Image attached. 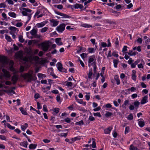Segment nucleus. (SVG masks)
<instances>
[{"label":"nucleus","mask_w":150,"mask_h":150,"mask_svg":"<svg viewBox=\"0 0 150 150\" xmlns=\"http://www.w3.org/2000/svg\"><path fill=\"white\" fill-rule=\"evenodd\" d=\"M88 52L90 53H92L93 52L94 48H89L88 49Z\"/></svg>","instance_id":"obj_58"},{"label":"nucleus","mask_w":150,"mask_h":150,"mask_svg":"<svg viewBox=\"0 0 150 150\" xmlns=\"http://www.w3.org/2000/svg\"><path fill=\"white\" fill-rule=\"evenodd\" d=\"M128 54L130 56H135L136 54V52H133L132 50H129V52H127Z\"/></svg>","instance_id":"obj_23"},{"label":"nucleus","mask_w":150,"mask_h":150,"mask_svg":"<svg viewBox=\"0 0 150 150\" xmlns=\"http://www.w3.org/2000/svg\"><path fill=\"white\" fill-rule=\"evenodd\" d=\"M6 6L5 4V3H1L0 4V8H1L2 7H4V8L6 7Z\"/></svg>","instance_id":"obj_53"},{"label":"nucleus","mask_w":150,"mask_h":150,"mask_svg":"<svg viewBox=\"0 0 150 150\" xmlns=\"http://www.w3.org/2000/svg\"><path fill=\"white\" fill-rule=\"evenodd\" d=\"M7 127L11 129H15V127L11 126L9 124L7 123L6 124Z\"/></svg>","instance_id":"obj_36"},{"label":"nucleus","mask_w":150,"mask_h":150,"mask_svg":"<svg viewBox=\"0 0 150 150\" xmlns=\"http://www.w3.org/2000/svg\"><path fill=\"white\" fill-rule=\"evenodd\" d=\"M56 66L59 71L66 73L67 72V70L62 67V65L60 62H58L56 64Z\"/></svg>","instance_id":"obj_4"},{"label":"nucleus","mask_w":150,"mask_h":150,"mask_svg":"<svg viewBox=\"0 0 150 150\" xmlns=\"http://www.w3.org/2000/svg\"><path fill=\"white\" fill-rule=\"evenodd\" d=\"M72 85V83L71 82H67L66 86L68 87H71Z\"/></svg>","instance_id":"obj_54"},{"label":"nucleus","mask_w":150,"mask_h":150,"mask_svg":"<svg viewBox=\"0 0 150 150\" xmlns=\"http://www.w3.org/2000/svg\"><path fill=\"white\" fill-rule=\"evenodd\" d=\"M9 28L10 30L11 31H13L14 32H16L17 31V33L18 32V29L14 27L11 26L9 27Z\"/></svg>","instance_id":"obj_24"},{"label":"nucleus","mask_w":150,"mask_h":150,"mask_svg":"<svg viewBox=\"0 0 150 150\" xmlns=\"http://www.w3.org/2000/svg\"><path fill=\"white\" fill-rule=\"evenodd\" d=\"M38 29L37 28H33L30 31V33L31 35L35 36L37 33Z\"/></svg>","instance_id":"obj_12"},{"label":"nucleus","mask_w":150,"mask_h":150,"mask_svg":"<svg viewBox=\"0 0 150 150\" xmlns=\"http://www.w3.org/2000/svg\"><path fill=\"white\" fill-rule=\"evenodd\" d=\"M33 71L32 70H30L28 73L24 74L23 76L25 79L27 80V81L30 82L32 81H35L37 79L35 75L33 76Z\"/></svg>","instance_id":"obj_1"},{"label":"nucleus","mask_w":150,"mask_h":150,"mask_svg":"<svg viewBox=\"0 0 150 150\" xmlns=\"http://www.w3.org/2000/svg\"><path fill=\"white\" fill-rule=\"evenodd\" d=\"M92 65L93 66V72L94 74L96 72L97 67L96 64L95 62H93L92 63Z\"/></svg>","instance_id":"obj_25"},{"label":"nucleus","mask_w":150,"mask_h":150,"mask_svg":"<svg viewBox=\"0 0 150 150\" xmlns=\"http://www.w3.org/2000/svg\"><path fill=\"white\" fill-rule=\"evenodd\" d=\"M112 114V112H108L105 114V115L106 117H108L111 116Z\"/></svg>","instance_id":"obj_42"},{"label":"nucleus","mask_w":150,"mask_h":150,"mask_svg":"<svg viewBox=\"0 0 150 150\" xmlns=\"http://www.w3.org/2000/svg\"><path fill=\"white\" fill-rule=\"evenodd\" d=\"M8 15L11 17L13 18H15L16 16V14L14 12H10L8 13Z\"/></svg>","instance_id":"obj_29"},{"label":"nucleus","mask_w":150,"mask_h":150,"mask_svg":"<svg viewBox=\"0 0 150 150\" xmlns=\"http://www.w3.org/2000/svg\"><path fill=\"white\" fill-rule=\"evenodd\" d=\"M56 100L58 102L61 103L62 102L61 100H60V97L59 96H57L56 97Z\"/></svg>","instance_id":"obj_52"},{"label":"nucleus","mask_w":150,"mask_h":150,"mask_svg":"<svg viewBox=\"0 0 150 150\" xmlns=\"http://www.w3.org/2000/svg\"><path fill=\"white\" fill-rule=\"evenodd\" d=\"M128 91H130L131 92H134L136 90V88L134 87H132L131 88L128 89Z\"/></svg>","instance_id":"obj_51"},{"label":"nucleus","mask_w":150,"mask_h":150,"mask_svg":"<svg viewBox=\"0 0 150 150\" xmlns=\"http://www.w3.org/2000/svg\"><path fill=\"white\" fill-rule=\"evenodd\" d=\"M129 127L128 126L126 127H125V134H126L127 133H128L129 131Z\"/></svg>","instance_id":"obj_46"},{"label":"nucleus","mask_w":150,"mask_h":150,"mask_svg":"<svg viewBox=\"0 0 150 150\" xmlns=\"http://www.w3.org/2000/svg\"><path fill=\"white\" fill-rule=\"evenodd\" d=\"M50 23H51V25L53 26H57L59 23V21H57L54 20L52 19L50 20Z\"/></svg>","instance_id":"obj_9"},{"label":"nucleus","mask_w":150,"mask_h":150,"mask_svg":"<svg viewBox=\"0 0 150 150\" xmlns=\"http://www.w3.org/2000/svg\"><path fill=\"white\" fill-rule=\"evenodd\" d=\"M94 59H96L95 57L94 56H92L89 58L88 63L90 64L91 62H93Z\"/></svg>","instance_id":"obj_18"},{"label":"nucleus","mask_w":150,"mask_h":150,"mask_svg":"<svg viewBox=\"0 0 150 150\" xmlns=\"http://www.w3.org/2000/svg\"><path fill=\"white\" fill-rule=\"evenodd\" d=\"M54 6L55 7H57L58 9H62L63 8V6L62 5H54Z\"/></svg>","instance_id":"obj_37"},{"label":"nucleus","mask_w":150,"mask_h":150,"mask_svg":"<svg viewBox=\"0 0 150 150\" xmlns=\"http://www.w3.org/2000/svg\"><path fill=\"white\" fill-rule=\"evenodd\" d=\"M81 26L83 27L87 28H89L92 27L91 25L85 23L82 24Z\"/></svg>","instance_id":"obj_33"},{"label":"nucleus","mask_w":150,"mask_h":150,"mask_svg":"<svg viewBox=\"0 0 150 150\" xmlns=\"http://www.w3.org/2000/svg\"><path fill=\"white\" fill-rule=\"evenodd\" d=\"M92 140H93L92 144V147L93 148H95L96 147V144L95 139L93 138H92Z\"/></svg>","instance_id":"obj_35"},{"label":"nucleus","mask_w":150,"mask_h":150,"mask_svg":"<svg viewBox=\"0 0 150 150\" xmlns=\"http://www.w3.org/2000/svg\"><path fill=\"white\" fill-rule=\"evenodd\" d=\"M133 104L136 108H137L140 104V103L138 101H135Z\"/></svg>","instance_id":"obj_32"},{"label":"nucleus","mask_w":150,"mask_h":150,"mask_svg":"<svg viewBox=\"0 0 150 150\" xmlns=\"http://www.w3.org/2000/svg\"><path fill=\"white\" fill-rule=\"evenodd\" d=\"M18 77L16 75H14L12 77V81H13V83L14 84L16 82Z\"/></svg>","instance_id":"obj_13"},{"label":"nucleus","mask_w":150,"mask_h":150,"mask_svg":"<svg viewBox=\"0 0 150 150\" xmlns=\"http://www.w3.org/2000/svg\"><path fill=\"white\" fill-rule=\"evenodd\" d=\"M55 12L56 14H57L63 17L64 18H69L70 17L69 16L66 14L63 13H61L59 12L56 11H55Z\"/></svg>","instance_id":"obj_7"},{"label":"nucleus","mask_w":150,"mask_h":150,"mask_svg":"<svg viewBox=\"0 0 150 150\" xmlns=\"http://www.w3.org/2000/svg\"><path fill=\"white\" fill-rule=\"evenodd\" d=\"M13 64H14V63L13 62V61H11L10 62V69H11L12 70L13 69Z\"/></svg>","instance_id":"obj_41"},{"label":"nucleus","mask_w":150,"mask_h":150,"mask_svg":"<svg viewBox=\"0 0 150 150\" xmlns=\"http://www.w3.org/2000/svg\"><path fill=\"white\" fill-rule=\"evenodd\" d=\"M55 42L58 45H62V42H61V39L60 38H57L55 39Z\"/></svg>","instance_id":"obj_10"},{"label":"nucleus","mask_w":150,"mask_h":150,"mask_svg":"<svg viewBox=\"0 0 150 150\" xmlns=\"http://www.w3.org/2000/svg\"><path fill=\"white\" fill-rule=\"evenodd\" d=\"M136 41H137L138 43H139L140 44H141L142 43V38H138V39L136 40Z\"/></svg>","instance_id":"obj_55"},{"label":"nucleus","mask_w":150,"mask_h":150,"mask_svg":"<svg viewBox=\"0 0 150 150\" xmlns=\"http://www.w3.org/2000/svg\"><path fill=\"white\" fill-rule=\"evenodd\" d=\"M0 62L4 64H6L8 63L6 58L4 56H0Z\"/></svg>","instance_id":"obj_6"},{"label":"nucleus","mask_w":150,"mask_h":150,"mask_svg":"<svg viewBox=\"0 0 150 150\" xmlns=\"http://www.w3.org/2000/svg\"><path fill=\"white\" fill-rule=\"evenodd\" d=\"M28 144L27 142L26 141L23 142H21L20 144V145L21 146H23L25 148L27 147V146Z\"/></svg>","instance_id":"obj_19"},{"label":"nucleus","mask_w":150,"mask_h":150,"mask_svg":"<svg viewBox=\"0 0 150 150\" xmlns=\"http://www.w3.org/2000/svg\"><path fill=\"white\" fill-rule=\"evenodd\" d=\"M65 27L64 24H61L57 27L56 30L58 32L62 33L65 30Z\"/></svg>","instance_id":"obj_5"},{"label":"nucleus","mask_w":150,"mask_h":150,"mask_svg":"<svg viewBox=\"0 0 150 150\" xmlns=\"http://www.w3.org/2000/svg\"><path fill=\"white\" fill-rule=\"evenodd\" d=\"M20 111L21 112V113L25 115H27L28 113L26 110H25L23 107H21L19 108Z\"/></svg>","instance_id":"obj_20"},{"label":"nucleus","mask_w":150,"mask_h":150,"mask_svg":"<svg viewBox=\"0 0 150 150\" xmlns=\"http://www.w3.org/2000/svg\"><path fill=\"white\" fill-rule=\"evenodd\" d=\"M129 150H137V148L135 147L132 144L130 145L129 146Z\"/></svg>","instance_id":"obj_38"},{"label":"nucleus","mask_w":150,"mask_h":150,"mask_svg":"<svg viewBox=\"0 0 150 150\" xmlns=\"http://www.w3.org/2000/svg\"><path fill=\"white\" fill-rule=\"evenodd\" d=\"M84 124L83 122V120H81L78 122L75 123V124L76 125H83Z\"/></svg>","instance_id":"obj_39"},{"label":"nucleus","mask_w":150,"mask_h":150,"mask_svg":"<svg viewBox=\"0 0 150 150\" xmlns=\"http://www.w3.org/2000/svg\"><path fill=\"white\" fill-rule=\"evenodd\" d=\"M74 6L76 9L79 8L82 9L83 8V6L81 4H76L74 5Z\"/></svg>","instance_id":"obj_17"},{"label":"nucleus","mask_w":150,"mask_h":150,"mask_svg":"<svg viewBox=\"0 0 150 150\" xmlns=\"http://www.w3.org/2000/svg\"><path fill=\"white\" fill-rule=\"evenodd\" d=\"M51 92L55 94H58L59 93V91L57 90H53L51 91Z\"/></svg>","instance_id":"obj_64"},{"label":"nucleus","mask_w":150,"mask_h":150,"mask_svg":"<svg viewBox=\"0 0 150 150\" xmlns=\"http://www.w3.org/2000/svg\"><path fill=\"white\" fill-rule=\"evenodd\" d=\"M93 74L92 69H89V72L88 74V78L89 79H92V76Z\"/></svg>","instance_id":"obj_26"},{"label":"nucleus","mask_w":150,"mask_h":150,"mask_svg":"<svg viewBox=\"0 0 150 150\" xmlns=\"http://www.w3.org/2000/svg\"><path fill=\"white\" fill-rule=\"evenodd\" d=\"M118 61L116 59H114L113 60L114 66L115 68L117 67V65L118 63Z\"/></svg>","instance_id":"obj_34"},{"label":"nucleus","mask_w":150,"mask_h":150,"mask_svg":"<svg viewBox=\"0 0 150 150\" xmlns=\"http://www.w3.org/2000/svg\"><path fill=\"white\" fill-rule=\"evenodd\" d=\"M46 24V23L45 21H43L37 24L36 26L38 28H41L44 26Z\"/></svg>","instance_id":"obj_14"},{"label":"nucleus","mask_w":150,"mask_h":150,"mask_svg":"<svg viewBox=\"0 0 150 150\" xmlns=\"http://www.w3.org/2000/svg\"><path fill=\"white\" fill-rule=\"evenodd\" d=\"M59 108H55L54 109L53 111L56 114L58 113L59 112Z\"/></svg>","instance_id":"obj_47"},{"label":"nucleus","mask_w":150,"mask_h":150,"mask_svg":"<svg viewBox=\"0 0 150 150\" xmlns=\"http://www.w3.org/2000/svg\"><path fill=\"white\" fill-rule=\"evenodd\" d=\"M137 76L136 74H132V78L134 81H136V80Z\"/></svg>","instance_id":"obj_49"},{"label":"nucleus","mask_w":150,"mask_h":150,"mask_svg":"<svg viewBox=\"0 0 150 150\" xmlns=\"http://www.w3.org/2000/svg\"><path fill=\"white\" fill-rule=\"evenodd\" d=\"M37 108L38 109H41L42 108V107L40 105V104L39 102H38L37 103Z\"/></svg>","instance_id":"obj_60"},{"label":"nucleus","mask_w":150,"mask_h":150,"mask_svg":"<svg viewBox=\"0 0 150 150\" xmlns=\"http://www.w3.org/2000/svg\"><path fill=\"white\" fill-rule=\"evenodd\" d=\"M122 7V6L121 5L119 4L117 5V6L115 7L116 8L117 11H118L119 9L120 8Z\"/></svg>","instance_id":"obj_63"},{"label":"nucleus","mask_w":150,"mask_h":150,"mask_svg":"<svg viewBox=\"0 0 150 150\" xmlns=\"http://www.w3.org/2000/svg\"><path fill=\"white\" fill-rule=\"evenodd\" d=\"M49 42V41H46L41 43L40 45L41 46L42 50L43 51H47L49 48L50 47Z\"/></svg>","instance_id":"obj_3"},{"label":"nucleus","mask_w":150,"mask_h":150,"mask_svg":"<svg viewBox=\"0 0 150 150\" xmlns=\"http://www.w3.org/2000/svg\"><path fill=\"white\" fill-rule=\"evenodd\" d=\"M48 29V28L47 27H45L42 28L40 32L41 33H44L46 32Z\"/></svg>","instance_id":"obj_43"},{"label":"nucleus","mask_w":150,"mask_h":150,"mask_svg":"<svg viewBox=\"0 0 150 150\" xmlns=\"http://www.w3.org/2000/svg\"><path fill=\"white\" fill-rule=\"evenodd\" d=\"M80 56L82 58H84L86 57V54L85 53H83L81 54Z\"/></svg>","instance_id":"obj_62"},{"label":"nucleus","mask_w":150,"mask_h":150,"mask_svg":"<svg viewBox=\"0 0 150 150\" xmlns=\"http://www.w3.org/2000/svg\"><path fill=\"white\" fill-rule=\"evenodd\" d=\"M43 110L44 112H47L48 110L47 108V106L45 105H44L43 106Z\"/></svg>","instance_id":"obj_50"},{"label":"nucleus","mask_w":150,"mask_h":150,"mask_svg":"<svg viewBox=\"0 0 150 150\" xmlns=\"http://www.w3.org/2000/svg\"><path fill=\"white\" fill-rule=\"evenodd\" d=\"M0 139L2 140H6V138L5 136L0 135Z\"/></svg>","instance_id":"obj_59"},{"label":"nucleus","mask_w":150,"mask_h":150,"mask_svg":"<svg viewBox=\"0 0 150 150\" xmlns=\"http://www.w3.org/2000/svg\"><path fill=\"white\" fill-rule=\"evenodd\" d=\"M101 46L103 47H105L107 46V44L104 42H102L101 43Z\"/></svg>","instance_id":"obj_61"},{"label":"nucleus","mask_w":150,"mask_h":150,"mask_svg":"<svg viewBox=\"0 0 150 150\" xmlns=\"http://www.w3.org/2000/svg\"><path fill=\"white\" fill-rule=\"evenodd\" d=\"M138 124L141 127H142L145 125L144 122V121H140L138 122Z\"/></svg>","instance_id":"obj_28"},{"label":"nucleus","mask_w":150,"mask_h":150,"mask_svg":"<svg viewBox=\"0 0 150 150\" xmlns=\"http://www.w3.org/2000/svg\"><path fill=\"white\" fill-rule=\"evenodd\" d=\"M23 24L21 22H18L15 25L18 27H20Z\"/></svg>","instance_id":"obj_48"},{"label":"nucleus","mask_w":150,"mask_h":150,"mask_svg":"<svg viewBox=\"0 0 150 150\" xmlns=\"http://www.w3.org/2000/svg\"><path fill=\"white\" fill-rule=\"evenodd\" d=\"M93 115L94 116H98L99 117H100L101 116L100 112L93 113Z\"/></svg>","instance_id":"obj_44"},{"label":"nucleus","mask_w":150,"mask_h":150,"mask_svg":"<svg viewBox=\"0 0 150 150\" xmlns=\"http://www.w3.org/2000/svg\"><path fill=\"white\" fill-rule=\"evenodd\" d=\"M2 71L4 73V76L8 78H9L10 77V75L9 74V72L7 71L6 69H2Z\"/></svg>","instance_id":"obj_8"},{"label":"nucleus","mask_w":150,"mask_h":150,"mask_svg":"<svg viewBox=\"0 0 150 150\" xmlns=\"http://www.w3.org/2000/svg\"><path fill=\"white\" fill-rule=\"evenodd\" d=\"M28 124L27 123H25L24 125H21V129L23 131H25V129L28 127Z\"/></svg>","instance_id":"obj_16"},{"label":"nucleus","mask_w":150,"mask_h":150,"mask_svg":"<svg viewBox=\"0 0 150 150\" xmlns=\"http://www.w3.org/2000/svg\"><path fill=\"white\" fill-rule=\"evenodd\" d=\"M20 10L22 11V13L23 16H28V20L26 22L25 24H27L28 22L30 20L31 18L32 14H28V13H31L32 10L28 8H25L21 7L20 8Z\"/></svg>","instance_id":"obj_2"},{"label":"nucleus","mask_w":150,"mask_h":150,"mask_svg":"<svg viewBox=\"0 0 150 150\" xmlns=\"http://www.w3.org/2000/svg\"><path fill=\"white\" fill-rule=\"evenodd\" d=\"M36 147V145L33 144H30L29 146V147L30 149H35Z\"/></svg>","instance_id":"obj_31"},{"label":"nucleus","mask_w":150,"mask_h":150,"mask_svg":"<svg viewBox=\"0 0 150 150\" xmlns=\"http://www.w3.org/2000/svg\"><path fill=\"white\" fill-rule=\"evenodd\" d=\"M19 41L23 43L24 42L25 40L23 39V36L21 35H20L18 37Z\"/></svg>","instance_id":"obj_30"},{"label":"nucleus","mask_w":150,"mask_h":150,"mask_svg":"<svg viewBox=\"0 0 150 150\" xmlns=\"http://www.w3.org/2000/svg\"><path fill=\"white\" fill-rule=\"evenodd\" d=\"M127 46H124L122 49V52H123V54L127 53V52H124L127 51Z\"/></svg>","instance_id":"obj_40"},{"label":"nucleus","mask_w":150,"mask_h":150,"mask_svg":"<svg viewBox=\"0 0 150 150\" xmlns=\"http://www.w3.org/2000/svg\"><path fill=\"white\" fill-rule=\"evenodd\" d=\"M148 101V97L145 96L143 97L141 101V104H144L146 103Z\"/></svg>","instance_id":"obj_11"},{"label":"nucleus","mask_w":150,"mask_h":150,"mask_svg":"<svg viewBox=\"0 0 150 150\" xmlns=\"http://www.w3.org/2000/svg\"><path fill=\"white\" fill-rule=\"evenodd\" d=\"M112 128L110 127L105 129L104 130V132L105 134H109L112 130Z\"/></svg>","instance_id":"obj_15"},{"label":"nucleus","mask_w":150,"mask_h":150,"mask_svg":"<svg viewBox=\"0 0 150 150\" xmlns=\"http://www.w3.org/2000/svg\"><path fill=\"white\" fill-rule=\"evenodd\" d=\"M6 2H7L9 4H13V2L12 0H6Z\"/></svg>","instance_id":"obj_57"},{"label":"nucleus","mask_w":150,"mask_h":150,"mask_svg":"<svg viewBox=\"0 0 150 150\" xmlns=\"http://www.w3.org/2000/svg\"><path fill=\"white\" fill-rule=\"evenodd\" d=\"M5 39L8 42H11L12 40L11 37L10 36H8L7 35L5 34Z\"/></svg>","instance_id":"obj_27"},{"label":"nucleus","mask_w":150,"mask_h":150,"mask_svg":"<svg viewBox=\"0 0 150 150\" xmlns=\"http://www.w3.org/2000/svg\"><path fill=\"white\" fill-rule=\"evenodd\" d=\"M129 103V101L128 100H125L124 101L123 104L122 105V107L123 108L126 109V106Z\"/></svg>","instance_id":"obj_22"},{"label":"nucleus","mask_w":150,"mask_h":150,"mask_svg":"<svg viewBox=\"0 0 150 150\" xmlns=\"http://www.w3.org/2000/svg\"><path fill=\"white\" fill-rule=\"evenodd\" d=\"M114 79L116 81V84L117 85H118L120 83V81L118 78V76L117 75H115L114 77Z\"/></svg>","instance_id":"obj_21"},{"label":"nucleus","mask_w":150,"mask_h":150,"mask_svg":"<svg viewBox=\"0 0 150 150\" xmlns=\"http://www.w3.org/2000/svg\"><path fill=\"white\" fill-rule=\"evenodd\" d=\"M143 64H144V61H143L142 63H140L138 65V67L139 68H143L144 67L143 65Z\"/></svg>","instance_id":"obj_45"},{"label":"nucleus","mask_w":150,"mask_h":150,"mask_svg":"<svg viewBox=\"0 0 150 150\" xmlns=\"http://www.w3.org/2000/svg\"><path fill=\"white\" fill-rule=\"evenodd\" d=\"M127 119L129 120H131L133 119V116L132 114H130L128 115L127 117Z\"/></svg>","instance_id":"obj_56"}]
</instances>
